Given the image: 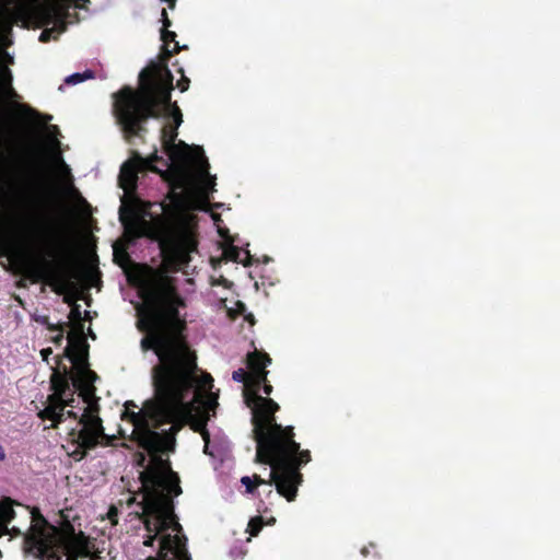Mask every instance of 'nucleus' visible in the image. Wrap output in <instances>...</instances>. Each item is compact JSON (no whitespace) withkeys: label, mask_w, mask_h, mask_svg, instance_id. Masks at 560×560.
<instances>
[{"label":"nucleus","mask_w":560,"mask_h":560,"mask_svg":"<svg viewBox=\"0 0 560 560\" xmlns=\"http://www.w3.org/2000/svg\"><path fill=\"white\" fill-rule=\"evenodd\" d=\"M143 305L138 310L137 328L143 332L140 348L152 351L158 363L151 370L154 400H148L138 412L133 401L126 402L122 419L132 425V438L148 452L161 455L175 450V435L186 424L201 432L208 452L206 430L219 406L218 394L206 393L213 387L209 373H201L196 351L188 341L186 299L179 293L176 280L161 270H152L141 287Z\"/></svg>","instance_id":"f257e3e1"},{"label":"nucleus","mask_w":560,"mask_h":560,"mask_svg":"<svg viewBox=\"0 0 560 560\" xmlns=\"http://www.w3.org/2000/svg\"><path fill=\"white\" fill-rule=\"evenodd\" d=\"M173 80L167 65L151 61L139 73L138 89L125 85L113 94V110L128 142L148 131L150 118H161L173 106Z\"/></svg>","instance_id":"f03ea898"},{"label":"nucleus","mask_w":560,"mask_h":560,"mask_svg":"<svg viewBox=\"0 0 560 560\" xmlns=\"http://www.w3.org/2000/svg\"><path fill=\"white\" fill-rule=\"evenodd\" d=\"M271 358L266 352L253 351L247 354L249 369V385L253 393L245 394V404L253 413V434L257 444L255 455H311L310 451H301L300 444L294 441L293 427H282L276 422V412L279 405L269 397L258 394L261 384L266 381L267 365Z\"/></svg>","instance_id":"7ed1b4c3"},{"label":"nucleus","mask_w":560,"mask_h":560,"mask_svg":"<svg viewBox=\"0 0 560 560\" xmlns=\"http://www.w3.org/2000/svg\"><path fill=\"white\" fill-rule=\"evenodd\" d=\"M120 480L132 494L127 501L129 506L136 502L135 494L140 492L142 501L139 505H150L154 513L165 506L166 499L174 500L182 494L180 479L172 469L170 457H133Z\"/></svg>","instance_id":"20e7f679"},{"label":"nucleus","mask_w":560,"mask_h":560,"mask_svg":"<svg viewBox=\"0 0 560 560\" xmlns=\"http://www.w3.org/2000/svg\"><path fill=\"white\" fill-rule=\"evenodd\" d=\"M31 525L24 535L23 551L39 560H78L90 553V539L66 521L60 527L50 524L38 508L30 510Z\"/></svg>","instance_id":"39448f33"},{"label":"nucleus","mask_w":560,"mask_h":560,"mask_svg":"<svg viewBox=\"0 0 560 560\" xmlns=\"http://www.w3.org/2000/svg\"><path fill=\"white\" fill-rule=\"evenodd\" d=\"M45 228L50 232L52 241L46 252L47 257L24 261V275L32 283H44L54 292L62 294L72 278V246L65 235L52 229L51 224H45Z\"/></svg>","instance_id":"423d86ee"},{"label":"nucleus","mask_w":560,"mask_h":560,"mask_svg":"<svg viewBox=\"0 0 560 560\" xmlns=\"http://www.w3.org/2000/svg\"><path fill=\"white\" fill-rule=\"evenodd\" d=\"M164 503L165 506L160 512L154 513L150 505H145L141 506L142 512L138 514L149 533L143 541L147 547H152L158 535L170 528L176 533L183 530L174 513V501L166 499ZM186 544L187 538L184 535L165 534L160 539L158 557L151 560H191Z\"/></svg>","instance_id":"0eeeda50"},{"label":"nucleus","mask_w":560,"mask_h":560,"mask_svg":"<svg viewBox=\"0 0 560 560\" xmlns=\"http://www.w3.org/2000/svg\"><path fill=\"white\" fill-rule=\"evenodd\" d=\"M42 179L39 163L11 158L0 166V197L14 206L37 205V192Z\"/></svg>","instance_id":"6e6552de"},{"label":"nucleus","mask_w":560,"mask_h":560,"mask_svg":"<svg viewBox=\"0 0 560 560\" xmlns=\"http://www.w3.org/2000/svg\"><path fill=\"white\" fill-rule=\"evenodd\" d=\"M311 457H255V460L270 467L269 480L258 475L253 478L244 476L241 479L246 492L254 493L260 485H275L277 492L289 502L295 500L299 486L303 481L300 472L301 466L310 462Z\"/></svg>","instance_id":"1a4fd4ad"},{"label":"nucleus","mask_w":560,"mask_h":560,"mask_svg":"<svg viewBox=\"0 0 560 560\" xmlns=\"http://www.w3.org/2000/svg\"><path fill=\"white\" fill-rule=\"evenodd\" d=\"M172 203L162 202L159 205L162 213L152 215L151 220L147 221L139 217L132 209L127 210L125 207L119 209V220L129 235L135 238L147 236L154 241L164 242L170 238L174 231V223L177 215V208L183 202L180 194H170Z\"/></svg>","instance_id":"9d476101"},{"label":"nucleus","mask_w":560,"mask_h":560,"mask_svg":"<svg viewBox=\"0 0 560 560\" xmlns=\"http://www.w3.org/2000/svg\"><path fill=\"white\" fill-rule=\"evenodd\" d=\"M177 129L172 125H165L161 129V141L164 151L170 160L174 163L173 172L177 176L176 187L183 188L190 177V167L195 162L194 158L188 153L189 147L184 141L175 144Z\"/></svg>","instance_id":"9b49d317"},{"label":"nucleus","mask_w":560,"mask_h":560,"mask_svg":"<svg viewBox=\"0 0 560 560\" xmlns=\"http://www.w3.org/2000/svg\"><path fill=\"white\" fill-rule=\"evenodd\" d=\"M162 162L167 166V162L158 154L155 150L148 158H142L138 152H135L132 158L121 165L119 173V183L124 189H130L136 187L138 182V173L144 171H151L154 173H161V171L154 165V163Z\"/></svg>","instance_id":"f8f14e48"},{"label":"nucleus","mask_w":560,"mask_h":560,"mask_svg":"<svg viewBox=\"0 0 560 560\" xmlns=\"http://www.w3.org/2000/svg\"><path fill=\"white\" fill-rule=\"evenodd\" d=\"M161 22V39L163 42V45L159 57V61L155 62L159 65H167L171 57L175 54H178L183 49V47H180L178 42L175 40L176 33L168 30V27H171L172 25V21L168 18L166 9H162ZM184 48H186V46H184Z\"/></svg>","instance_id":"ddd939ff"},{"label":"nucleus","mask_w":560,"mask_h":560,"mask_svg":"<svg viewBox=\"0 0 560 560\" xmlns=\"http://www.w3.org/2000/svg\"><path fill=\"white\" fill-rule=\"evenodd\" d=\"M83 418H85V421L81 420L83 427L78 432L77 442L80 447L89 450L97 445L98 439L103 434V428L98 418H92L85 413Z\"/></svg>","instance_id":"4468645a"},{"label":"nucleus","mask_w":560,"mask_h":560,"mask_svg":"<svg viewBox=\"0 0 560 560\" xmlns=\"http://www.w3.org/2000/svg\"><path fill=\"white\" fill-rule=\"evenodd\" d=\"M219 235L224 238L229 245L224 248L223 255L224 257L233 262H241L245 267H248L253 264V257L247 249H240L237 246H234L232 237L229 235V230L223 228H218Z\"/></svg>","instance_id":"2eb2a0df"},{"label":"nucleus","mask_w":560,"mask_h":560,"mask_svg":"<svg viewBox=\"0 0 560 560\" xmlns=\"http://www.w3.org/2000/svg\"><path fill=\"white\" fill-rule=\"evenodd\" d=\"M97 378L98 376L94 371L84 368L80 372V375L73 380V385L82 392L85 400H88L89 396L94 395L95 387L93 386V383Z\"/></svg>","instance_id":"dca6fc26"},{"label":"nucleus","mask_w":560,"mask_h":560,"mask_svg":"<svg viewBox=\"0 0 560 560\" xmlns=\"http://www.w3.org/2000/svg\"><path fill=\"white\" fill-rule=\"evenodd\" d=\"M14 504L20 505L11 498H4L0 501V537L7 534L9 523L15 517Z\"/></svg>","instance_id":"f3484780"},{"label":"nucleus","mask_w":560,"mask_h":560,"mask_svg":"<svg viewBox=\"0 0 560 560\" xmlns=\"http://www.w3.org/2000/svg\"><path fill=\"white\" fill-rule=\"evenodd\" d=\"M164 260L174 266L175 268L180 267L188 261V253L179 244H173L167 252L164 254Z\"/></svg>","instance_id":"a211bd4d"},{"label":"nucleus","mask_w":560,"mask_h":560,"mask_svg":"<svg viewBox=\"0 0 560 560\" xmlns=\"http://www.w3.org/2000/svg\"><path fill=\"white\" fill-rule=\"evenodd\" d=\"M51 387L58 395H65L69 389V371L65 368V373L55 371L51 375Z\"/></svg>","instance_id":"6ab92c4d"},{"label":"nucleus","mask_w":560,"mask_h":560,"mask_svg":"<svg viewBox=\"0 0 560 560\" xmlns=\"http://www.w3.org/2000/svg\"><path fill=\"white\" fill-rule=\"evenodd\" d=\"M232 378H233V381H235L237 383H243L245 385L244 395L246 393H253L254 386H248L250 373H246L245 370L238 369L232 373Z\"/></svg>","instance_id":"aec40b11"},{"label":"nucleus","mask_w":560,"mask_h":560,"mask_svg":"<svg viewBox=\"0 0 560 560\" xmlns=\"http://www.w3.org/2000/svg\"><path fill=\"white\" fill-rule=\"evenodd\" d=\"M63 407L65 406H47L43 411V417L59 423L62 421Z\"/></svg>","instance_id":"412c9836"},{"label":"nucleus","mask_w":560,"mask_h":560,"mask_svg":"<svg viewBox=\"0 0 560 560\" xmlns=\"http://www.w3.org/2000/svg\"><path fill=\"white\" fill-rule=\"evenodd\" d=\"M12 90V73L11 70L0 65V90Z\"/></svg>","instance_id":"4be33fe9"},{"label":"nucleus","mask_w":560,"mask_h":560,"mask_svg":"<svg viewBox=\"0 0 560 560\" xmlns=\"http://www.w3.org/2000/svg\"><path fill=\"white\" fill-rule=\"evenodd\" d=\"M164 115H167L170 117H172L173 119V122H174V127L175 128H178L180 126V124L183 122V114L177 105L176 102H174L173 106L167 108L166 112L164 113Z\"/></svg>","instance_id":"5701e85b"},{"label":"nucleus","mask_w":560,"mask_h":560,"mask_svg":"<svg viewBox=\"0 0 560 560\" xmlns=\"http://www.w3.org/2000/svg\"><path fill=\"white\" fill-rule=\"evenodd\" d=\"M92 78H94V72L92 70H86L83 73H73V74L69 75L65 80V82L67 84H78V83L83 82L86 79H92Z\"/></svg>","instance_id":"b1692460"},{"label":"nucleus","mask_w":560,"mask_h":560,"mask_svg":"<svg viewBox=\"0 0 560 560\" xmlns=\"http://www.w3.org/2000/svg\"><path fill=\"white\" fill-rule=\"evenodd\" d=\"M264 525L262 516H256L250 518L248 523L247 532L250 534V536H257L259 532L261 530Z\"/></svg>","instance_id":"393cba45"},{"label":"nucleus","mask_w":560,"mask_h":560,"mask_svg":"<svg viewBox=\"0 0 560 560\" xmlns=\"http://www.w3.org/2000/svg\"><path fill=\"white\" fill-rule=\"evenodd\" d=\"M196 151L199 153V158L198 160L196 161V163L198 164L199 168H200V173L202 175H208V170H209V163H208V160L207 158L203 154V150L201 147H196Z\"/></svg>","instance_id":"a878e982"},{"label":"nucleus","mask_w":560,"mask_h":560,"mask_svg":"<svg viewBox=\"0 0 560 560\" xmlns=\"http://www.w3.org/2000/svg\"><path fill=\"white\" fill-rule=\"evenodd\" d=\"M66 30V26L62 24L59 28L52 27V28H45L40 35H39V42L42 43H48L52 36L54 33L60 34Z\"/></svg>","instance_id":"bb28decb"},{"label":"nucleus","mask_w":560,"mask_h":560,"mask_svg":"<svg viewBox=\"0 0 560 560\" xmlns=\"http://www.w3.org/2000/svg\"><path fill=\"white\" fill-rule=\"evenodd\" d=\"M68 326H69V323H59V324L48 325L47 328L50 331H58V334H60V332H65Z\"/></svg>","instance_id":"cd10ccee"},{"label":"nucleus","mask_w":560,"mask_h":560,"mask_svg":"<svg viewBox=\"0 0 560 560\" xmlns=\"http://www.w3.org/2000/svg\"><path fill=\"white\" fill-rule=\"evenodd\" d=\"M190 80L182 75L180 80L177 81V88L180 90V92H185L189 89Z\"/></svg>","instance_id":"c85d7f7f"},{"label":"nucleus","mask_w":560,"mask_h":560,"mask_svg":"<svg viewBox=\"0 0 560 560\" xmlns=\"http://www.w3.org/2000/svg\"><path fill=\"white\" fill-rule=\"evenodd\" d=\"M70 318L73 319V320H80L81 319L80 305H78V304L73 305V307L71 310V313H70Z\"/></svg>","instance_id":"c756f323"},{"label":"nucleus","mask_w":560,"mask_h":560,"mask_svg":"<svg viewBox=\"0 0 560 560\" xmlns=\"http://www.w3.org/2000/svg\"><path fill=\"white\" fill-rule=\"evenodd\" d=\"M260 389H262V392L266 396H270L273 388H272V385H270L268 383V380L266 378V381L261 384Z\"/></svg>","instance_id":"7c9ffc66"},{"label":"nucleus","mask_w":560,"mask_h":560,"mask_svg":"<svg viewBox=\"0 0 560 560\" xmlns=\"http://www.w3.org/2000/svg\"><path fill=\"white\" fill-rule=\"evenodd\" d=\"M117 516H118V510L115 506H112L108 511V518L114 523L117 524Z\"/></svg>","instance_id":"2f4dec72"},{"label":"nucleus","mask_w":560,"mask_h":560,"mask_svg":"<svg viewBox=\"0 0 560 560\" xmlns=\"http://www.w3.org/2000/svg\"><path fill=\"white\" fill-rule=\"evenodd\" d=\"M5 535H11L12 537H18L21 535L24 536L25 534H23V532L19 527L13 526L11 528L8 527V532Z\"/></svg>","instance_id":"473e14b6"},{"label":"nucleus","mask_w":560,"mask_h":560,"mask_svg":"<svg viewBox=\"0 0 560 560\" xmlns=\"http://www.w3.org/2000/svg\"><path fill=\"white\" fill-rule=\"evenodd\" d=\"M40 354L43 357V360L48 361L49 355L52 354V350L50 348L43 349L40 351Z\"/></svg>","instance_id":"72a5a7b5"},{"label":"nucleus","mask_w":560,"mask_h":560,"mask_svg":"<svg viewBox=\"0 0 560 560\" xmlns=\"http://www.w3.org/2000/svg\"><path fill=\"white\" fill-rule=\"evenodd\" d=\"M65 339V332L58 334L56 337L52 338L54 343L61 345Z\"/></svg>","instance_id":"f704fd0d"},{"label":"nucleus","mask_w":560,"mask_h":560,"mask_svg":"<svg viewBox=\"0 0 560 560\" xmlns=\"http://www.w3.org/2000/svg\"><path fill=\"white\" fill-rule=\"evenodd\" d=\"M118 256H121L124 260H129V255L125 249H122L120 254L115 249V257L117 258Z\"/></svg>","instance_id":"c9c22d12"},{"label":"nucleus","mask_w":560,"mask_h":560,"mask_svg":"<svg viewBox=\"0 0 560 560\" xmlns=\"http://www.w3.org/2000/svg\"><path fill=\"white\" fill-rule=\"evenodd\" d=\"M57 161L60 163L61 167L66 171V172H70L68 165L65 163L63 159L61 158V155H58L57 156Z\"/></svg>","instance_id":"e433bc0d"},{"label":"nucleus","mask_w":560,"mask_h":560,"mask_svg":"<svg viewBox=\"0 0 560 560\" xmlns=\"http://www.w3.org/2000/svg\"><path fill=\"white\" fill-rule=\"evenodd\" d=\"M77 8H85L86 3H90V0H74Z\"/></svg>","instance_id":"4c0bfd02"},{"label":"nucleus","mask_w":560,"mask_h":560,"mask_svg":"<svg viewBox=\"0 0 560 560\" xmlns=\"http://www.w3.org/2000/svg\"><path fill=\"white\" fill-rule=\"evenodd\" d=\"M93 547L94 545L90 541V553L88 557H90V560H98L101 558L98 555H91Z\"/></svg>","instance_id":"58836bf2"},{"label":"nucleus","mask_w":560,"mask_h":560,"mask_svg":"<svg viewBox=\"0 0 560 560\" xmlns=\"http://www.w3.org/2000/svg\"><path fill=\"white\" fill-rule=\"evenodd\" d=\"M161 2H165L170 9H174L177 0H160Z\"/></svg>","instance_id":"ea45409f"},{"label":"nucleus","mask_w":560,"mask_h":560,"mask_svg":"<svg viewBox=\"0 0 560 560\" xmlns=\"http://www.w3.org/2000/svg\"><path fill=\"white\" fill-rule=\"evenodd\" d=\"M245 320H247L252 325L255 324V317H254V315L252 313L245 315Z\"/></svg>","instance_id":"a19ab883"},{"label":"nucleus","mask_w":560,"mask_h":560,"mask_svg":"<svg viewBox=\"0 0 560 560\" xmlns=\"http://www.w3.org/2000/svg\"><path fill=\"white\" fill-rule=\"evenodd\" d=\"M237 308L241 314H244V312L246 311V306L242 302H237Z\"/></svg>","instance_id":"79ce46f5"},{"label":"nucleus","mask_w":560,"mask_h":560,"mask_svg":"<svg viewBox=\"0 0 560 560\" xmlns=\"http://www.w3.org/2000/svg\"><path fill=\"white\" fill-rule=\"evenodd\" d=\"M8 252H9V245H7V244H5V245L3 246V252H1V253H0V256H4V255H7V254H8Z\"/></svg>","instance_id":"37998d69"},{"label":"nucleus","mask_w":560,"mask_h":560,"mask_svg":"<svg viewBox=\"0 0 560 560\" xmlns=\"http://www.w3.org/2000/svg\"><path fill=\"white\" fill-rule=\"evenodd\" d=\"M7 12V7L1 4L0 5V18Z\"/></svg>","instance_id":"c03bdc74"},{"label":"nucleus","mask_w":560,"mask_h":560,"mask_svg":"<svg viewBox=\"0 0 560 560\" xmlns=\"http://www.w3.org/2000/svg\"><path fill=\"white\" fill-rule=\"evenodd\" d=\"M68 456H71V455H86L85 452H82V453H79L78 451H74L72 453H67Z\"/></svg>","instance_id":"a18cd8bd"},{"label":"nucleus","mask_w":560,"mask_h":560,"mask_svg":"<svg viewBox=\"0 0 560 560\" xmlns=\"http://www.w3.org/2000/svg\"><path fill=\"white\" fill-rule=\"evenodd\" d=\"M368 552H369V551H368V549H366L365 547H364V548H362L361 553H362L363 556H366V555H368Z\"/></svg>","instance_id":"49530a36"},{"label":"nucleus","mask_w":560,"mask_h":560,"mask_svg":"<svg viewBox=\"0 0 560 560\" xmlns=\"http://www.w3.org/2000/svg\"><path fill=\"white\" fill-rule=\"evenodd\" d=\"M209 185L213 186L214 185V177H210L209 178Z\"/></svg>","instance_id":"de8ad7c7"},{"label":"nucleus","mask_w":560,"mask_h":560,"mask_svg":"<svg viewBox=\"0 0 560 560\" xmlns=\"http://www.w3.org/2000/svg\"><path fill=\"white\" fill-rule=\"evenodd\" d=\"M68 415H69L70 417H73V418H75V417H77V415H75L73 411H68Z\"/></svg>","instance_id":"09e8293b"},{"label":"nucleus","mask_w":560,"mask_h":560,"mask_svg":"<svg viewBox=\"0 0 560 560\" xmlns=\"http://www.w3.org/2000/svg\"><path fill=\"white\" fill-rule=\"evenodd\" d=\"M203 194L206 196V199L208 200L209 199V196H208V192L206 191V187L203 188Z\"/></svg>","instance_id":"8fccbe9b"},{"label":"nucleus","mask_w":560,"mask_h":560,"mask_svg":"<svg viewBox=\"0 0 560 560\" xmlns=\"http://www.w3.org/2000/svg\"><path fill=\"white\" fill-rule=\"evenodd\" d=\"M132 455H138V456H141V455H144L142 452H136L133 453Z\"/></svg>","instance_id":"3c124183"},{"label":"nucleus","mask_w":560,"mask_h":560,"mask_svg":"<svg viewBox=\"0 0 560 560\" xmlns=\"http://www.w3.org/2000/svg\"><path fill=\"white\" fill-rule=\"evenodd\" d=\"M65 351H66V353H67L68 355L70 354V348H69V347H67Z\"/></svg>","instance_id":"603ef678"},{"label":"nucleus","mask_w":560,"mask_h":560,"mask_svg":"<svg viewBox=\"0 0 560 560\" xmlns=\"http://www.w3.org/2000/svg\"><path fill=\"white\" fill-rule=\"evenodd\" d=\"M33 115H37V112H35L34 109H28Z\"/></svg>","instance_id":"864d4df0"},{"label":"nucleus","mask_w":560,"mask_h":560,"mask_svg":"<svg viewBox=\"0 0 560 560\" xmlns=\"http://www.w3.org/2000/svg\"><path fill=\"white\" fill-rule=\"evenodd\" d=\"M0 455H4V454H3V448H2V446H1V445H0Z\"/></svg>","instance_id":"5fc2aeb1"},{"label":"nucleus","mask_w":560,"mask_h":560,"mask_svg":"<svg viewBox=\"0 0 560 560\" xmlns=\"http://www.w3.org/2000/svg\"><path fill=\"white\" fill-rule=\"evenodd\" d=\"M77 460H81L83 457L82 456H79V457H74Z\"/></svg>","instance_id":"6e6d98bb"},{"label":"nucleus","mask_w":560,"mask_h":560,"mask_svg":"<svg viewBox=\"0 0 560 560\" xmlns=\"http://www.w3.org/2000/svg\"><path fill=\"white\" fill-rule=\"evenodd\" d=\"M72 190L75 192V194H79L78 190L75 189V187H72Z\"/></svg>","instance_id":"4d7b16f0"},{"label":"nucleus","mask_w":560,"mask_h":560,"mask_svg":"<svg viewBox=\"0 0 560 560\" xmlns=\"http://www.w3.org/2000/svg\"><path fill=\"white\" fill-rule=\"evenodd\" d=\"M90 335L93 339L95 338V335L92 331L90 332Z\"/></svg>","instance_id":"13d9d810"}]
</instances>
